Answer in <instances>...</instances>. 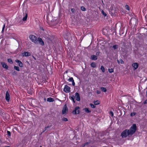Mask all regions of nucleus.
<instances>
[{"label": "nucleus", "mask_w": 147, "mask_h": 147, "mask_svg": "<svg viewBox=\"0 0 147 147\" xmlns=\"http://www.w3.org/2000/svg\"><path fill=\"white\" fill-rule=\"evenodd\" d=\"M90 106L92 108H94L96 107V106L92 103H90Z\"/></svg>", "instance_id": "nucleus-35"}, {"label": "nucleus", "mask_w": 147, "mask_h": 147, "mask_svg": "<svg viewBox=\"0 0 147 147\" xmlns=\"http://www.w3.org/2000/svg\"><path fill=\"white\" fill-rule=\"evenodd\" d=\"M62 120L63 121H68L67 119L66 118L64 117H63V118Z\"/></svg>", "instance_id": "nucleus-37"}, {"label": "nucleus", "mask_w": 147, "mask_h": 147, "mask_svg": "<svg viewBox=\"0 0 147 147\" xmlns=\"http://www.w3.org/2000/svg\"><path fill=\"white\" fill-rule=\"evenodd\" d=\"M71 11L72 13H74L75 11V9L72 8L71 9Z\"/></svg>", "instance_id": "nucleus-41"}, {"label": "nucleus", "mask_w": 147, "mask_h": 147, "mask_svg": "<svg viewBox=\"0 0 147 147\" xmlns=\"http://www.w3.org/2000/svg\"><path fill=\"white\" fill-rule=\"evenodd\" d=\"M144 104H146L147 103V99L144 102Z\"/></svg>", "instance_id": "nucleus-44"}, {"label": "nucleus", "mask_w": 147, "mask_h": 147, "mask_svg": "<svg viewBox=\"0 0 147 147\" xmlns=\"http://www.w3.org/2000/svg\"><path fill=\"white\" fill-rule=\"evenodd\" d=\"M68 112V108L65 105H64L63 108V110L62 111V113L63 114H66Z\"/></svg>", "instance_id": "nucleus-8"}, {"label": "nucleus", "mask_w": 147, "mask_h": 147, "mask_svg": "<svg viewBox=\"0 0 147 147\" xmlns=\"http://www.w3.org/2000/svg\"><path fill=\"white\" fill-rule=\"evenodd\" d=\"M64 38L66 40H68L70 39L71 37L70 33L69 32L67 33L66 35L64 36Z\"/></svg>", "instance_id": "nucleus-9"}, {"label": "nucleus", "mask_w": 147, "mask_h": 147, "mask_svg": "<svg viewBox=\"0 0 147 147\" xmlns=\"http://www.w3.org/2000/svg\"><path fill=\"white\" fill-rule=\"evenodd\" d=\"M1 64L2 65V67L4 68L7 69L8 68V66L6 64L3 62H1Z\"/></svg>", "instance_id": "nucleus-15"}, {"label": "nucleus", "mask_w": 147, "mask_h": 147, "mask_svg": "<svg viewBox=\"0 0 147 147\" xmlns=\"http://www.w3.org/2000/svg\"><path fill=\"white\" fill-rule=\"evenodd\" d=\"M83 110L84 111L87 113H89L91 112V110H90L87 107L85 108Z\"/></svg>", "instance_id": "nucleus-17"}, {"label": "nucleus", "mask_w": 147, "mask_h": 147, "mask_svg": "<svg viewBox=\"0 0 147 147\" xmlns=\"http://www.w3.org/2000/svg\"><path fill=\"white\" fill-rule=\"evenodd\" d=\"M102 13L105 16H107V14L105 13L103 10H102L101 11Z\"/></svg>", "instance_id": "nucleus-39"}, {"label": "nucleus", "mask_w": 147, "mask_h": 147, "mask_svg": "<svg viewBox=\"0 0 147 147\" xmlns=\"http://www.w3.org/2000/svg\"><path fill=\"white\" fill-rule=\"evenodd\" d=\"M81 9L83 11H85L86 10V9L84 6H82L81 7Z\"/></svg>", "instance_id": "nucleus-32"}, {"label": "nucleus", "mask_w": 147, "mask_h": 147, "mask_svg": "<svg viewBox=\"0 0 147 147\" xmlns=\"http://www.w3.org/2000/svg\"><path fill=\"white\" fill-rule=\"evenodd\" d=\"M33 58L35 59H36V58H35L34 57V56H33Z\"/></svg>", "instance_id": "nucleus-51"}, {"label": "nucleus", "mask_w": 147, "mask_h": 147, "mask_svg": "<svg viewBox=\"0 0 147 147\" xmlns=\"http://www.w3.org/2000/svg\"><path fill=\"white\" fill-rule=\"evenodd\" d=\"M146 95H147V90L146 91Z\"/></svg>", "instance_id": "nucleus-53"}, {"label": "nucleus", "mask_w": 147, "mask_h": 147, "mask_svg": "<svg viewBox=\"0 0 147 147\" xmlns=\"http://www.w3.org/2000/svg\"><path fill=\"white\" fill-rule=\"evenodd\" d=\"M96 92L97 94H100V93L101 92L100 90H97L96 91Z\"/></svg>", "instance_id": "nucleus-42"}, {"label": "nucleus", "mask_w": 147, "mask_h": 147, "mask_svg": "<svg viewBox=\"0 0 147 147\" xmlns=\"http://www.w3.org/2000/svg\"><path fill=\"white\" fill-rule=\"evenodd\" d=\"M125 8L127 10L129 11V6L127 5H126L125 6Z\"/></svg>", "instance_id": "nucleus-34"}, {"label": "nucleus", "mask_w": 147, "mask_h": 147, "mask_svg": "<svg viewBox=\"0 0 147 147\" xmlns=\"http://www.w3.org/2000/svg\"><path fill=\"white\" fill-rule=\"evenodd\" d=\"M91 59L92 60H96L97 59L96 56L94 55H92L91 56Z\"/></svg>", "instance_id": "nucleus-18"}, {"label": "nucleus", "mask_w": 147, "mask_h": 147, "mask_svg": "<svg viewBox=\"0 0 147 147\" xmlns=\"http://www.w3.org/2000/svg\"><path fill=\"white\" fill-rule=\"evenodd\" d=\"M88 142H86L85 143H84V146H86V145H87L88 144Z\"/></svg>", "instance_id": "nucleus-43"}, {"label": "nucleus", "mask_w": 147, "mask_h": 147, "mask_svg": "<svg viewBox=\"0 0 147 147\" xmlns=\"http://www.w3.org/2000/svg\"><path fill=\"white\" fill-rule=\"evenodd\" d=\"M68 81L70 82H72V85L73 86H74L75 84V83L74 82V79L72 77H71L69 79H68Z\"/></svg>", "instance_id": "nucleus-16"}, {"label": "nucleus", "mask_w": 147, "mask_h": 147, "mask_svg": "<svg viewBox=\"0 0 147 147\" xmlns=\"http://www.w3.org/2000/svg\"><path fill=\"white\" fill-rule=\"evenodd\" d=\"M100 69L103 72H104L105 71V69L104 67L102 65L101 66Z\"/></svg>", "instance_id": "nucleus-29"}, {"label": "nucleus", "mask_w": 147, "mask_h": 147, "mask_svg": "<svg viewBox=\"0 0 147 147\" xmlns=\"http://www.w3.org/2000/svg\"><path fill=\"white\" fill-rule=\"evenodd\" d=\"M108 70L109 72L110 73H111L114 72L113 68L109 69H108Z\"/></svg>", "instance_id": "nucleus-26"}, {"label": "nucleus", "mask_w": 147, "mask_h": 147, "mask_svg": "<svg viewBox=\"0 0 147 147\" xmlns=\"http://www.w3.org/2000/svg\"><path fill=\"white\" fill-rule=\"evenodd\" d=\"M136 113H131L130 114V116H133L136 115Z\"/></svg>", "instance_id": "nucleus-40"}, {"label": "nucleus", "mask_w": 147, "mask_h": 147, "mask_svg": "<svg viewBox=\"0 0 147 147\" xmlns=\"http://www.w3.org/2000/svg\"><path fill=\"white\" fill-rule=\"evenodd\" d=\"M80 108L79 107H76L74 110H73L72 113L74 115H76L79 114L80 113Z\"/></svg>", "instance_id": "nucleus-5"}, {"label": "nucleus", "mask_w": 147, "mask_h": 147, "mask_svg": "<svg viewBox=\"0 0 147 147\" xmlns=\"http://www.w3.org/2000/svg\"><path fill=\"white\" fill-rule=\"evenodd\" d=\"M70 88L67 85L65 86L63 91L66 93H69L70 92Z\"/></svg>", "instance_id": "nucleus-7"}, {"label": "nucleus", "mask_w": 147, "mask_h": 147, "mask_svg": "<svg viewBox=\"0 0 147 147\" xmlns=\"http://www.w3.org/2000/svg\"><path fill=\"white\" fill-rule=\"evenodd\" d=\"M85 146H84V144L82 146L83 147H84Z\"/></svg>", "instance_id": "nucleus-48"}, {"label": "nucleus", "mask_w": 147, "mask_h": 147, "mask_svg": "<svg viewBox=\"0 0 147 147\" xmlns=\"http://www.w3.org/2000/svg\"><path fill=\"white\" fill-rule=\"evenodd\" d=\"M91 66L92 67L95 68L96 67V63L94 62H92L90 64Z\"/></svg>", "instance_id": "nucleus-21"}, {"label": "nucleus", "mask_w": 147, "mask_h": 147, "mask_svg": "<svg viewBox=\"0 0 147 147\" xmlns=\"http://www.w3.org/2000/svg\"><path fill=\"white\" fill-rule=\"evenodd\" d=\"M12 74L14 76L16 75L17 74V72L16 71L14 70H12L11 71Z\"/></svg>", "instance_id": "nucleus-27"}, {"label": "nucleus", "mask_w": 147, "mask_h": 147, "mask_svg": "<svg viewBox=\"0 0 147 147\" xmlns=\"http://www.w3.org/2000/svg\"><path fill=\"white\" fill-rule=\"evenodd\" d=\"M129 135H130V134L129 132V129H128L124 130L121 134V136L123 138H126Z\"/></svg>", "instance_id": "nucleus-3"}, {"label": "nucleus", "mask_w": 147, "mask_h": 147, "mask_svg": "<svg viewBox=\"0 0 147 147\" xmlns=\"http://www.w3.org/2000/svg\"><path fill=\"white\" fill-rule=\"evenodd\" d=\"M137 20L135 18H132L130 20V23L132 27H135L137 24Z\"/></svg>", "instance_id": "nucleus-4"}, {"label": "nucleus", "mask_w": 147, "mask_h": 147, "mask_svg": "<svg viewBox=\"0 0 147 147\" xmlns=\"http://www.w3.org/2000/svg\"><path fill=\"white\" fill-rule=\"evenodd\" d=\"M100 89L103 92H106L107 91V89L104 87H100Z\"/></svg>", "instance_id": "nucleus-25"}, {"label": "nucleus", "mask_w": 147, "mask_h": 147, "mask_svg": "<svg viewBox=\"0 0 147 147\" xmlns=\"http://www.w3.org/2000/svg\"><path fill=\"white\" fill-rule=\"evenodd\" d=\"M137 129L136 126V124H133L129 129V132L130 135L133 134L136 132Z\"/></svg>", "instance_id": "nucleus-2"}, {"label": "nucleus", "mask_w": 147, "mask_h": 147, "mask_svg": "<svg viewBox=\"0 0 147 147\" xmlns=\"http://www.w3.org/2000/svg\"><path fill=\"white\" fill-rule=\"evenodd\" d=\"M30 53L29 52H28L25 51L22 53V56L23 57H28L30 56Z\"/></svg>", "instance_id": "nucleus-10"}, {"label": "nucleus", "mask_w": 147, "mask_h": 147, "mask_svg": "<svg viewBox=\"0 0 147 147\" xmlns=\"http://www.w3.org/2000/svg\"><path fill=\"white\" fill-rule=\"evenodd\" d=\"M47 39L48 40V42H57V38L55 36L53 37L49 36Z\"/></svg>", "instance_id": "nucleus-6"}, {"label": "nucleus", "mask_w": 147, "mask_h": 147, "mask_svg": "<svg viewBox=\"0 0 147 147\" xmlns=\"http://www.w3.org/2000/svg\"><path fill=\"white\" fill-rule=\"evenodd\" d=\"M51 126V125H50V126L48 125L47 126L45 127L44 129L45 130L43 131V132H44V131H46L47 130V129L50 128Z\"/></svg>", "instance_id": "nucleus-31"}, {"label": "nucleus", "mask_w": 147, "mask_h": 147, "mask_svg": "<svg viewBox=\"0 0 147 147\" xmlns=\"http://www.w3.org/2000/svg\"><path fill=\"white\" fill-rule=\"evenodd\" d=\"M29 38L32 42L35 44L39 43L41 46H44L45 45L44 42L41 38L39 37L37 39L36 36L33 35H30Z\"/></svg>", "instance_id": "nucleus-1"}, {"label": "nucleus", "mask_w": 147, "mask_h": 147, "mask_svg": "<svg viewBox=\"0 0 147 147\" xmlns=\"http://www.w3.org/2000/svg\"><path fill=\"white\" fill-rule=\"evenodd\" d=\"M15 61L18 63L19 66L20 67H23V64L18 59H16V60Z\"/></svg>", "instance_id": "nucleus-13"}, {"label": "nucleus", "mask_w": 147, "mask_h": 147, "mask_svg": "<svg viewBox=\"0 0 147 147\" xmlns=\"http://www.w3.org/2000/svg\"><path fill=\"white\" fill-rule=\"evenodd\" d=\"M47 101L49 102H53L54 101V99L51 97H49L47 98Z\"/></svg>", "instance_id": "nucleus-19"}, {"label": "nucleus", "mask_w": 147, "mask_h": 147, "mask_svg": "<svg viewBox=\"0 0 147 147\" xmlns=\"http://www.w3.org/2000/svg\"><path fill=\"white\" fill-rule=\"evenodd\" d=\"M4 29H5V28H2V32H3L4 31Z\"/></svg>", "instance_id": "nucleus-45"}, {"label": "nucleus", "mask_w": 147, "mask_h": 147, "mask_svg": "<svg viewBox=\"0 0 147 147\" xmlns=\"http://www.w3.org/2000/svg\"><path fill=\"white\" fill-rule=\"evenodd\" d=\"M28 94H30V93L29 92V91H28Z\"/></svg>", "instance_id": "nucleus-52"}, {"label": "nucleus", "mask_w": 147, "mask_h": 147, "mask_svg": "<svg viewBox=\"0 0 147 147\" xmlns=\"http://www.w3.org/2000/svg\"><path fill=\"white\" fill-rule=\"evenodd\" d=\"M117 62L118 63H121V64H123L124 62L123 60L122 59H120L119 61L118 59L117 60Z\"/></svg>", "instance_id": "nucleus-23"}, {"label": "nucleus", "mask_w": 147, "mask_h": 147, "mask_svg": "<svg viewBox=\"0 0 147 147\" xmlns=\"http://www.w3.org/2000/svg\"><path fill=\"white\" fill-rule=\"evenodd\" d=\"M41 29L42 30H44V28H41Z\"/></svg>", "instance_id": "nucleus-46"}, {"label": "nucleus", "mask_w": 147, "mask_h": 147, "mask_svg": "<svg viewBox=\"0 0 147 147\" xmlns=\"http://www.w3.org/2000/svg\"><path fill=\"white\" fill-rule=\"evenodd\" d=\"M139 66V64L137 63H133L132 64V66L133 67L134 70H135Z\"/></svg>", "instance_id": "nucleus-12"}, {"label": "nucleus", "mask_w": 147, "mask_h": 147, "mask_svg": "<svg viewBox=\"0 0 147 147\" xmlns=\"http://www.w3.org/2000/svg\"><path fill=\"white\" fill-rule=\"evenodd\" d=\"M14 68L17 71H20V69L19 68L18 66H14Z\"/></svg>", "instance_id": "nucleus-28"}, {"label": "nucleus", "mask_w": 147, "mask_h": 147, "mask_svg": "<svg viewBox=\"0 0 147 147\" xmlns=\"http://www.w3.org/2000/svg\"><path fill=\"white\" fill-rule=\"evenodd\" d=\"M75 98V96H72L71 97V99L72 100L73 102L74 103H75V101L74 100Z\"/></svg>", "instance_id": "nucleus-33"}, {"label": "nucleus", "mask_w": 147, "mask_h": 147, "mask_svg": "<svg viewBox=\"0 0 147 147\" xmlns=\"http://www.w3.org/2000/svg\"><path fill=\"white\" fill-rule=\"evenodd\" d=\"M4 147H10V146H4Z\"/></svg>", "instance_id": "nucleus-49"}, {"label": "nucleus", "mask_w": 147, "mask_h": 147, "mask_svg": "<svg viewBox=\"0 0 147 147\" xmlns=\"http://www.w3.org/2000/svg\"><path fill=\"white\" fill-rule=\"evenodd\" d=\"M7 134L9 137L11 136V132L10 131H7Z\"/></svg>", "instance_id": "nucleus-38"}, {"label": "nucleus", "mask_w": 147, "mask_h": 147, "mask_svg": "<svg viewBox=\"0 0 147 147\" xmlns=\"http://www.w3.org/2000/svg\"><path fill=\"white\" fill-rule=\"evenodd\" d=\"M5 99L8 102H9L10 100V95L7 91L6 93Z\"/></svg>", "instance_id": "nucleus-14"}, {"label": "nucleus", "mask_w": 147, "mask_h": 147, "mask_svg": "<svg viewBox=\"0 0 147 147\" xmlns=\"http://www.w3.org/2000/svg\"><path fill=\"white\" fill-rule=\"evenodd\" d=\"M109 114L112 117H113V116L114 115V114H113V112L112 111H110V112H109Z\"/></svg>", "instance_id": "nucleus-36"}, {"label": "nucleus", "mask_w": 147, "mask_h": 147, "mask_svg": "<svg viewBox=\"0 0 147 147\" xmlns=\"http://www.w3.org/2000/svg\"><path fill=\"white\" fill-rule=\"evenodd\" d=\"M94 103L95 105H98L100 104V102L99 101L97 100L94 101Z\"/></svg>", "instance_id": "nucleus-24"}, {"label": "nucleus", "mask_w": 147, "mask_h": 147, "mask_svg": "<svg viewBox=\"0 0 147 147\" xmlns=\"http://www.w3.org/2000/svg\"><path fill=\"white\" fill-rule=\"evenodd\" d=\"M7 61L10 64H12L13 62L12 60L11 59H8L7 60Z\"/></svg>", "instance_id": "nucleus-30"}, {"label": "nucleus", "mask_w": 147, "mask_h": 147, "mask_svg": "<svg viewBox=\"0 0 147 147\" xmlns=\"http://www.w3.org/2000/svg\"><path fill=\"white\" fill-rule=\"evenodd\" d=\"M44 100H45V101H46V98H44Z\"/></svg>", "instance_id": "nucleus-50"}, {"label": "nucleus", "mask_w": 147, "mask_h": 147, "mask_svg": "<svg viewBox=\"0 0 147 147\" xmlns=\"http://www.w3.org/2000/svg\"><path fill=\"white\" fill-rule=\"evenodd\" d=\"M27 17L28 14L27 13H26L25 16L22 18V20L24 21H26L27 18Z\"/></svg>", "instance_id": "nucleus-20"}, {"label": "nucleus", "mask_w": 147, "mask_h": 147, "mask_svg": "<svg viewBox=\"0 0 147 147\" xmlns=\"http://www.w3.org/2000/svg\"><path fill=\"white\" fill-rule=\"evenodd\" d=\"M75 98H76V99L77 101H79L80 100V95L79 93L76 92L75 94Z\"/></svg>", "instance_id": "nucleus-11"}, {"label": "nucleus", "mask_w": 147, "mask_h": 147, "mask_svg": "<svg viewBox=\"0 0 147 147\" xmlns=\"http://www.w3.org/2000/svg\"><path fill=\"white\" fill-rule=\"evenodd\" d=\"M112 48L114 50H115L118 49V45H114L112 47Z\"/></svg>", "instance_id": "nucleus-22"}, {"label": "nucleus", "mask_w": 147, "mask_h": 147, "mask_svg": "<svg viewBox=\"0 0 147 147\" xmlns=\"http://www.w3.org/2000/svg\"><path fill=\"white\" fill-rule=\"evenodd\" d=\"M5 24H4L3 26V28H5Z\"/></svg>", "instance_id": "nucleus-47"}]
</instances>
